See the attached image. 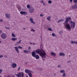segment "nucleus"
<instances>
[{
  "label": "nucleus",
  "mask_w": 77,
  "mask_h": 77,
  "mask_svg": "<svg viewBox=\"0 0 77 77\" xmlns=\"http://www.w3.org/2000/svg\"><path fill=\"white\" fill-rule=\"evenodd\" d=\"M43 48V47L42 46H41V50L39 49H38L35 51V52L36 53H38V54H40V56L42 58L43 61H44V60H45L44 58H46V56L47 55V54L45 51L42 49Z\"/></svg>",
  "instance_id": "nucleus-1"
},
{
  "label": "nucleus",
  "mask_w": 77,
  "mask_h": 77,
  "mask_svg": "<svg viewBox=\"0 0 77 77\" xmlns=\"http://www.w3.org/2000/svg\"><path fill=\"white\" fill-rule=\"evenodd\" d=\"M71 20V17H66V20L64 22V26L66 27V29H68L69 30H71V28L70 26V25L68 22L69 21V20Z\"/></svg>",
  "instance_id": "nucleus-2"
},
{
  "label": "nucleus",
  "mask_w": 77,
  "mask_h": 77,
  "mask_svg": "<svg viewBox=\"0 0 77 77\" xmlns=\"http://www.w3.org/2000/svg\"><path fill=\"white\" fill-rule=\"evenodd\" d=\"M25 72L26 73H27L29 77H32V71H31L30 70H29L28 69H26L25 70Z\"/></svg>",
  "instance_id": "nucleus-3"
},
{
  "label": "nucleus",
  "mask_w": 77,
  "mask_h": 77,
  "mask_svg": "<svg viewBox=\"0 0 77 77\" xmlns=\"http://www.w3.org/2000/svg\"><path fill=\"white\" fill-rule=\"evenodd\" d=\"M69 23L71 24V27L72 28L74 29L75 28V22L71 20L69 22Z\"/></svg>",
  "instance_id": "nucleus-4"
},
{
  "label": "nucleus",
  "mask_w": 77,
  "mask_h": 77,
  "mask_svg": "<svg viewBox=\"0 0 77 77\" xmlns=\"http://www.w3.org/2000/svg\"><path fill=\"white\" fill-rule=\"evenodd\" d=\"M17 77H24V73L23 72H19L17 74H15Z\"/></svg>",
  "instance_id": "nucleus-5"
},
{
  "label": "nucleus",
  "mask_w": 77,
  "mask_h": 77,
  "mask_svg": "<svg viewBox=\"0 0 77 77\" xmlns=\"http://www.w3.org/2000/svg\"><path fill=\"white\" fill-rule=\"evenodd\" d=\"M1 38L2 39H5L7 37V35L5 33H3L1 35Z\"/></svg>",
  "instance_id": "nucleus-6"
},
{
  "label": "nucleus",
  "mask_w": 77,
  "mask_h": 77,
  "mask_svg": "<svg viewBox=\"0 0 77 77\" xmlns=\"http://www.w3.org/2000/svg\"><path fill=\"white\" fill-rule=\"evenodd\" d=\"M34 8H31L29 10V11L30 13H33L34 12Z\"/></svg>",
  "instance_id": "nucleus-7"
},
{
  "label": "nucleus",
  "mask_w": 77,
  "mask_h": 77,
  "mask_svg": "<svg viewBox=\"0 0 77 77\" xmlns=\"http://www.w3.org/2000/svg\"><path fill=\"white\" fill-rule=\"evenodd\" d=\"M20 14L21 15H27V12L25 11H21L20 12Z\"/></svg>",
  "instance_id": "nucleus-8"
},
{
  "label": "nucleus",
  "mask_w": 77,
  "mask_h": 77,
  "mask_svg": "<svg viewBox=\"0 0 77 77\" xmlns=\"http://www.w3.org/2000/svg\"><path fill=\"white\" fill-rule=\"evenodd\" d=\"M30 21L32 24H35V22L33 21V19L32 18H30Z\"/></svg>",
  "instance_id": "nucleus-9"
},
{
  "label": "nucleus",
  "mask_w": 77,
  "mask_h": 77,
  "mask_svg": "<svg viewBox=\"0 0 77 77\" xmlns=\"http://www.w3.org/2000/svg\"><path fill=\"white\" fill-rule=\"evenodd\" d=\"M51 56H54V57H55L56 55V54L54 52H51Z\"/></svg>",
  "instance_id": "nucleus-10"
},
{
  "label": "nucleus",
  "mask_w": 77,
  "mask_h": 77,
  "mask_svg": "<svg viewBox=\"0 0 77 77\" xmlns=\"http://www.w3.org/2000/svg\"><path fill=\"white\" fill-rule=\"evenodd\" d=\"M14 48L15 50H16V51H17V53H18V54H19V50H18V47H14Z\"/></svg>",
  "instance_id": "nucleus-11"
},
{
  "label": "nucleus",
  "mask_w": 77,
  "mask_h": 77,
  "mask_svg": "<svg viewBox=\"0 0 77 77\" xmlns=\"http://www.w3.org/2000/svg\"><path fill=\"white\" fill-rule=\"evenodd\" d=\"M32 55L33 57H34L35 56H36V53H35V51H33L32 53Z\"/></svg>",
  "instance_id": "nucleus-12"
},
{
  "label": "nucleus",
  "mask_w": 77,
  "mask_h": 77,
  "mask_svg": "<svg viewBox=\"0 0 77 77\" xmlns=\"http://www.w3.org/2000/svg\"><path fill=\"white\" fill-rule=\"evenodd\" d=\"M59 55L60 56H65V54L63 52H60L59 54Z\"/></svg>",
  "instance_id": "nucleus-13"
},
{
  "label": "nucleus",
  "mask_w": 77,
  "mask_h": 77,
  "mask_svg": "<svg viewBox=\"0 0 77 77\" xmlns=\"http://www.w3.org/2000/svg\"><path fill=\"white\" fill-rule=\"evenodd\" d=\"M12 67L13 68H15L17 67V64L15 63H14L12 64Z\"/></svg>",
  "instance_id": "nucleus-14"
},
{
  "label": "nucleus",
  "mask_w": 77,
  "mask_h": 77,
  "mask_svg": "<svg viewBox=\"0 0 77 77\" xmlns=\"http://www.w3.org/2000/svg\"><path fill=\"white\" fill-rule=\"evenodd\" d=\"M5 16L7 18H9L11 17V15L9 14H5Z\"/></svg>",
  "instance_id": "nucleus-15"
},
{
  "label": "nucleus",
  "mask_w": 77,
  "mask_h": 77,
  "mask_svg": "<svg viewBox=\"0 0 77 77\" xmlns=\"http://www.w3.org/2000/svg\"><path fill=\"white\" fill-rule=\"evenodd\" d=\"M36 59H39V56L38 55H36L34 57Z\"/></svg>",
  "instance_id": "nucleus-16"
},
{
  "label": "nucleus",
  "mask_w": 77,
  "mask_h": 77,
  "mask_svg": "<svg viewBox=\"0 0 77 77\" xmlns=\"http://www.w3.org/2000/svg\"><path fill=\"white\" fill-rule=\"evenodd\" d=\"M51 16H49L48 17H47V19L48 20V21H51Z\"/></svg>",
  "instance_id": "nucleus-17"
},
{
  "label": "nucleus",
  "mask_w": 77,
  "mask_h": 77,
  "mask_svg": "<svg viewBox=\"0 0 77 77\" xmlns=\"http://www.w3.org/2000/svg\"><path fill=\"white\" fill-rule=\"evenodd\" d=\"M60 72L61 73H65V71L64 70H61L60 71Z\"/></svg>",
  "instance_id": "nucleus-18"
},
{
  "label": "nucleus",
  "mask_w": 77,
  "mask_h": 77,
  "mask_svg": "<svg viewBox=\"0 0 77 77\" xmlns=\"http://www.w3.org/2000/svg\"><path fill=\"white\" fill-rule=\"evenodd\" d=\"M61 21H63V19H60L58 21H57V23H60V22H61Z\"/></svg>",
  "instance_id": "nucleus-19"
},
{
  "label": "nucleus",
  "mask_w": 77,
  "mask_h": 77,
  "mask_svg": "<svg viewBox=\"0 0 77 77\" xmlns=\"http://www.w3.org/2000/svg\"><path fill=\"white\" fill-rule=\"evenodd\" d=\"M17 38H11V40H12V41H16V40H17Z\"/></svg>",
  "instance_id": "nucleus-20"
},
{
  "label": "nucleus",
  "mask_w": 77,
  "mask_h": 77,
  "mask_svg": "<svg viewBox=\"0 0 77 77\" xmlns=\"http://www.w3.org/2000/svg\"><path fill=\"white\" fill-rule=\"evenodd\" d=\"M52 36H54V37H56V36H57V35H56L54 34V33H52Z\"/></svg>",
  "instance_id": "nucleus-21"
},
{
  "label": "nucleus",
  "mask_w": 77,
  "mask_h": 77,
  "mask_svg": "<svg viewBox=\"0 0 77 77\" xmlns=\"http://www.w3.org/2000/svg\"><path fill=\"white\" fill-rule=\"evenodd\" d=\"M70 42L71 44H75V42L73 40L71 41Z\"/></svg>",
  "instance_id": "nucleus-22"
},
{
  "label": "nucleus",
  "mask_w": 77,
  "mask_h": 77,
  "mask_svg": "<svg viewBox=\"0 0 77 77\" xmlns=\"http://www.w3.org/2000/svg\"><path fill=\"white\" fill-rule=\"evenodd\" d=\"M12 36L13 37H16V35H15V34H14V33H12Z\"/></svg>",
  "instance_id": "nucleus-23"
},
{
  "label": "nucleus",
  "mask_w": 77,
  "mask_h": 77,
  "mask_svg": "<svg viewBox=\"0 0 77 77\" xmlns=\"http://www.w3.org/2000/svg\"><path fill=\"white\" fill-rule=\"evenodd\" d=\"M23 53H28V51L26 50H24L23 51Z\"/></svg>",
  "instance_id": "nucleus-24"
},
{
  "label": "nucleus",
  "mask_w": 77,
  "mask_h": 77,
  "mask_svg": "<svg viewBox=\"0 0 77 77\" xmlns=\"http://www.w3.org/2000/svg\"><path fill=\"white\" fill-rule=\"evenodd\" d=\"M72 9H75V5H73L72 6Z\"/></svg>",
  "instance_id": "nucleus-25"
},
{
  "label": "nucleus",
  "mask_w": 77,
  "mask_h": 77,
  "mask_svg": "<svg viewBox=\"0 0 77 77\" xmlns=\"http://www.w3.org/2000/svg\"><path fill=\"white\" fill-rule=\"evenodd\" d=\"M21 41H22L21 40H20L18 42H17V44H20V43H21Z\"/></svg>",
  "instance_id": "nucleus-26"
},
{
  "label": "nucleus",
  "mask_w": 77,
  "mask_h": 77,
  "mask_svg": "<svg viewBox=\"0 0 77 77\" xmlns=\"http://www.w3.org/2000/svg\"><path fill=\"white\" fill-rule=\"evenodd\" d=\"M62 75L63 77H66V73H63Z\"/></svg>",
  "instance_id": "nucleus-27"
},
{
  "label": "nucleus",
  "mask_w": 77,
  "mask_h": 77,
  "mask_svg": "<svg viewBox=\"0 0 77 77\" xmlns=\"http://www.w3.org/2000/svg\"><path fill=\"white\" fill-rule=\"evenodd\" d=\"M48 3L49 4H51V3H52V2H51V0H49L48 1Z\"/></svg>",
  "instance_id": "nucleus-28"
},
{
  "label": "nucleus",
  "mask_w": 77,
  "mask_h": 77,
  "mask_svg": "<svg viewBox=\"0 0 77 77\" xmlns=\"http://www.w3.org/2000/svg\"><path fill=\"white\" fill-rule=\"evenodd\" d=\"M59 33L60 35H61V34H62L63 32L62 31H61L59 32Z\"/></svg>",
  "instance_id": "nucleus-29"
},
{
  "label": "nucleus",
  "mask_w": 77,
  "mask_h": 77,
  "mask_svg": "<svg viewBox=\"0 0 77 77\" xmlns=\"http://www.w3.org/2000/svg\"><path fill=\"white\" fill-rule=\"evenodd\" d=\"M27 8H28V9H29L30 8V6L29 5H27Z\"/></svg>",
  "instance_id": "nucleus-30"
},
{
  "label": "nucleus",
  "mask_w": 77,
  "mask_h": 77,
  "mask_svg": "<svg viewBox=\"0 0 77 77\" xmlns=\"http://www.w3.org/2000/svg\"><path fill=\"white\" fill-rule=\"evenodd\" d=\"M18 48H19L20 49H23V47H22L20 46H19L18 47Z\"/></svg>",
  "instance_id": "nucleus-31"
},
{
  "label": "nucleus",
  "mask_w": 77,
  "mask_h": 77,
  "mask_svg": "<svg viewBox=\"0 0 77 77\" xmlns=\"http://www.w3.org/2000/svg\"><path fill=\"white\" fill-rule=\"evenodd\" d=\"M48 30H49V31H52V29H51V28H50L48 29Z\"/></svg>",
  "instance_id": "nucleus-32"
},
{
  "label": "nucleus",
  "mask_w": 77,
  "mask_h": 77,
  "mask_svg": "<svg viewBox=\"0 0 77 77\" xmlns=\"http://www.w3.org/2000/svg\"><path fill=\"white\" fill-rule=\"evenodd\" d=\"M3 72V70L2 69H0V74Z\"/></svg>",
  "instance_id": "nucleus-33"
},
{
  "label": "nucleus",
  "mask_w": 77,
  "mask_h": 77,
  "mask_svg": "<svg viewBox=\"0 0 77 77\" xmlns=\"http://www.w3.org/2000/svg\"><path fill=\"white\" fill-rule=\"evenodd\" d=\"M61 67V65H58L57 66V68H60Z\"/></svg>",
  "instance_id": "nucleus-34"
},
{
  "label": "nucleus",
  "mask_w": 77,
  "mask_h": 77,
  "mask_svg": "<svg viewBox=\"0 0 77 77\" xmlns=\"http://www.w3.org/2000/svg\"><path fill=\"white\" fill-rule=\"evenodd\" d=\"M71 60H68L67 61V63H70Z\"/></svg>",
  "instance_id": "nucleus-35"
},
{
  "label": "nucleus",
  "mask_w": 77,
  "mask_h": 77,
  "mask_svg": "<svg viewBox=\"0 0 77 77\" xmlns=\"http://www.w3.org/2000/svg\"><path fill=\"white\" fill-rule=\"evenodd\" d=\"M74 2L75 3H77V0H74Z\"/></svg>",
  "instance_id": "nucleus-36"
},
{
  "label": "nucleus",
  "mask_w": 77,
  "mask_h": 77,
  "mask_svg": "<svg viewBox=\"0 0 77 77\" xmlns=\"http://www.w3.org/2000/svg\"><path fill=\"white\" fill-rule=\"evenodd\" d=\"M28 50H31V47H30V46H29L28 47Z\"/></svg>",
  "instance_id": "nucleus-37"
},
{
  "label": "nucleus",
  "mask_w": 77,
  "mask_h": 77,
  "mask_svg": "<svg viewBox=\"0 0 77 77\" xmlns=\"http://www.w3.org/2000/svg\"><path fill=\"white\" fill-rule=\"evenodd\" d=\"M31 31H32V32H35V30L34 29H32L31 30Z\"/></svg>",
  "instance_id": "nucleus-38"
},
{
  "label": "nucleus",
  "mask_w": 77,
  "mask_h": 77,
  "mask_svg": "<svg viewBox=\"0 0 77 77\" xmlns=\"http://www.w3.org/2000/svg\"><path fill=\"white\" fill-rule=\"evenodd\" d=\"M3 57V56L0 55V58H2Z\"/></svg>",
  "instance_id": "nucleus-39"
},
{
  "label": "nucleus",
  "mask_w": 77,
  "mask_h": 77,
  "mask_svg": "<svg viewBox=\"0 0 77 77\" xmlns=\"http://www.w3.org/2000/svg\"><path fill=\"white\" fill-rule=\"evenodd\" d=\"M5 28L6 29H10V27H5Z\"/></svg>",
  "instance_id": "nucleus-40"
},
{
  "label": "nucleus",
  "mask_w": 77,
  "mask_h": 77,
  "mask_svg": "<svg viewBox=\"0 0 77 77\" xmlns=\"http://www.w3.org/2000/svg\"><path fill=\"white\" fill-rule=\"evenodd\" d=\"M40 17H43V16H44V15L42 14H40Z\"/></svg>",
  "instance_id": "nucleus-41"
},
{
  "label": "nucleus",
  "mask_w": 77,
  "mask_h": 77,
  "mask_svg": "<svg viewBox=\"0 0 77 77\" xmlns=\"http://www.w3.org/2000/svg\"><path fill=\"white\" fill-rule=\"evenodd\" d=\"M75 9H77V5H75Z\"/></svg>",
  "instance_id": "nucleus-42"
},
{
  "label": "nucleus",
  "mask_w": 77,
  "mask_h": 77,
  "mask_svg": "<svg viewBox=\"0 0 77 77\" xmlns=\"http://www.w3.org/2000/svg\"><path fill=\"white\" fill-rule=\"evenodd\" d=\"M40 3H44V1L43 0L41 1V2H40Z\"/></svg>",
  "instance_id": "nucleus-43"
},
{
  "label": "nucleus",
  "mask_w": 77,
  "mask_h": 77,
  "mask_svg": "<svg viewBox=\"0 0 77 77\" xmlns=\"http://www.w3.org/2000/svg\"><path fill=\"white\" fill-rule=\"evenodd\" d=\"M3 20L0 19V22H3Z\"/></svg>",
  "instance_id": "nucleus-44"
},
{
  "label": "nucleus",
  "mask_w": 77,
  "mask_h": 77,
  "mask_svg": "<svg viewBox=\"0 0 77 77\" xmlns=\"http://www.w3.org/2000/svg\"><path fill=\"white\" fill-rule=\"evenodd\" d=\"M20 67H19V68L18 69V71H20Z\"/></svg>",
  "instance_id": "nucleus-45"
},
{
  "label": "nucleus",
  "mask_w": 77,
  "mask_h": 77,
  "mask_svg": "<svg viewBox=\"0 0 77 77\" xmlns=\"http://www.w3.org/2000/svg\"><path fill=\"white\" fill-rule=\"evenodd\" d=\"M2 33V31L0 30V33Z\"/></svg>",
  "instance_id": "nucleus-46"
},
{
  "label": "nucleus",
  "mask_w": 77,
  "mask_h": 77,
  "mask_svg": "<svg viewBox=\"0 0 77 77\" xmlns=\"http://www.w3.org/2000/svg\"><path fill=\"white\" fill-rule=\"evenodd\" d=\"M70 2H72V0H70Z\"/></svg>",
  "instance_id": "nucleus-47"
},
{
  "label": "nucleus",
  "mask_w": 77,
  "mask_h": 77,
  "mask_svg": "<svg viewBox=\"0 0 77 77\" xmlns=\"http://www.w3.org/2000/svg\"><path fill=\"white\" fill-rule=\"evenodd\" d=\"M17 8L18 9H21V8H19L18 7H17Z\"/></svg>",
  "instance_id": "nucleus-48"
},
{
  "label": "nucleus",
  "mask_w": 77,
  "mask_h": 77,
  "mask_svg": "<svg viewBox=\"0 0 77 77\" xmlns=\"http://www.w3.org/2000/svg\"><path fill=\"white\" fill-rule=\"evenodd\" d=\"M23 30H26V28H23Z\"/></svg>",
  "instance_id": "nucleus-49"
},
{
  "label": "nucleus",
  "mask_w": 77,
  "mask_h": 77,
  "mask_svg": "<svg viewBox=\"0 0 77 77\" xmlns=\"http://www.w3.org/2000/svg\"><path fill=\"white\" fill-rule=\"evenodd\" d=\"M39 69H40V71H42V69L41 68H40Z\"/></svg>",
  "instance_id": "nucleus-50"
},
{
  "label": "nucleus",
  "mask_w": 77,
  "mask_h": 77,
  "mask_svg": "<svg viewBox=\"0 0 77 77\" xmlns=\"http://www.w3.org/2000/svg\"><path fill=\"white\" fill-rule=\"evenodd\" d=\"M43 5H44V6H45V3H43Z\"/></svg>",
  "instance_id": "nucleus-51"
},
{
  "label": "nucleus",
  "mask_w": 77,
  "mask_h": 77,
  "mask_svg": "<svg viewBox=\"0 0 77 77\" xmlns=\"http://www.w3.org/2000/svg\"><path fill=\"white\" fill-rule=\"evenodd\" d=\"M32 44H33V45H35V43H32Z\"/></svg>",
  "instance_id": "nucleus-52"
},
{
  "label": "nucleus",
  "mask_w": 77,
  "mask_h": 77,
  "mask_svg": "<svg viewBox=\"0 0 77 77\" xmlns=\"http://www.w3.org/2000/svg\"><path fill=\"white\" fill-rule=\"evenodd\" d=\"M7 77H11V76L9 75H8L7 76Z\"/></svg>",
  "instance_id": "nucleus-53"
},
{
  "label": "nucleus",
  "mask_w": 77,
  "mask_h": 77,
  "mask_svg": "<svg viewBox=\"0 0 77 77\" xmlns=\"http://www.w3.org/2000/svg\"><path fill=\"white\" fill-rule=\"evenodd\" d=\"M54 75H55V76L56 75V74H54Z\"/></svg>",
  "instance_id": "nucleus-54"
},
{
  "label": "nucleus",
  "mask_w": 77,
  "mask_h": 77,
  "mask_svg": "<svg viewBox=\"0 0 77 77\" xmlns=\"http://www.w3.org/2000/svg\"><path fill=\"white\" fill-rule=\"evenodd\" d=\"M30 44H32V43L30 42Z\"/></svg>",
  "instance_id": "nucleus-55"
},
{
  "label": "nucleus",
  "mask_w": 77,
  "mask_h": 77,
  "mask_svg": "<svg viewBox=\"0 0 77 77\" xmlns=\"http://www.w3.org/2000/svg\"><path fill=\"white\" fill-rule=\"evenodd\" d=\"M0 43H2V41H0Z\"/></svg>",
  "instance_id": "nucleus-56"
},
{
  "label": "nucleus",
  "mask_w": 77,
  "mask_h": 77,
  "mask_svg": "<svg viewBox=\"0 0 77 77\" xmlns=\"http://www.w3.org/2000/svg\"><path fill=\"white\" fill-rule=\"evenodd\" d=\"M70 55H69V57L70 58Z\"/></svg>",
  "instance_id": "nucleus-57"
},
{
  "label": "nucleus",
  "mask_w": 77,
  "mask_h": 77,
  "mask_svg": "<svg viewBox=\"0 0 77 77\" xmlns=\"http://www.w3.org/2000/svg\"><path fill=\"white\" fill-rule=\"evenodd\" d=\"M5 57H7V56H5Z\"/></svg>",
  "instance_id": "nucleus-58"
},
{
  "label": "nucleus",
  "mask_w": 77,
  "mask_h": 77,
  "mask_svg": "<svg viewBox=\"0 0 77 77\" xmlns=\"http://www.w3.org/2000/svg\"><path fill=\"white\" fill-rule=\"evenodd\" d=\"M26 64H27V63H26Z\"/></svg>",
  "instance_id": "nucleus-59"
},
{
  "label": "nucleus",
  "mask_w": 77,
  "mask_h": 77,
  "mask_svg": "<svg viewBox=\"0 0 77 77\" xmlns=\"http://www.w3.org/2000/svg\"><path fill=\"white\" fill-rule=\"evenodd\" d=\"M0 77H2V76H0Z\"/></svg>",
  "instance_id": "nucleus-60"
},
{
  "label": "nucleus",
  "mask_w": 77,
  "mask_h": 77,
  "mask_svg": "<svg viewBox=\"0 0 77 77\" xmlns=\"http://www.w3.org/2000/svg\"><path fill=\"white\" fill-rule=\"evenodd\" d=\"M0 67H1V66H0Z\"/></svg>",
  "instance_id": "nucleus-61"
}]
</instances>
